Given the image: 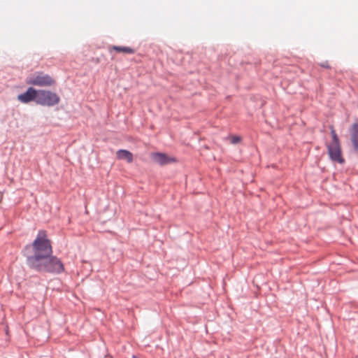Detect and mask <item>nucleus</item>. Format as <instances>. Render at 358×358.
<instances>
[{
	"label": "nucleus",
	"mask_w": 358,
	"mask_h": 358,
	"mask_svg": "<svg viewBox=\"0 0 358 358\" xmlns=\"http://www.w3.org/2000/svg\"><path fill=\"white\" fill-rule=\"evenodd\" d=\"M34 254L27 257V263L30 267L39 261L44 260L47 256L52 253L50 241L48 238L45 231H38L37 236L31 245Z\"/></svg>",
	"instance_id": "nucleus-1"
},
{
	"label": "nucleus",
	"mask_w": 358,
	"mask_h": 358,
	"mask_svg": "<svg viewBox=\"0 0 358 358\" xmlns=\"http://www.w3.org/2000/svg\"><path fill=\"white\" fill-rule=\"evenodd\" d=\"M43 261L33 265L31 268L38 271H45L50 273H61L64 271V268L62 262L56 257L50 255L44 258Z\"/></svg>",
	"instance_id": "nucleus-2"
},
{
	"label": "nucleus",
	"mask_w": 358,
	"mask_h": 358,
	"mask_svg": "<svg viewBox=\"0 0 358 358\" xmlns=\"http://www.w3.org/2000/svg\"><path fill=\"white\" fill-rule=\"evenodd\" d=\"M60 101L59 96L54 92L47 90H38L37 103L42 106H52Z\"/></svg>",
	"instance_id": "nucleus-3"
},
{
	"label": "nucleus",
	"mask_w": 358,
	"mask_h": 358,
	"mask_svg": "<svg viewBox=\"0 0 358 358\" xmlns=\"http://www.w3.org/2000/svg\"><path fill=\"white\" fill-rule=\"evenodd\" d=\"M27 84L40 87H49L55 84V80L49 75L43 73H37L29 77L26 80Z\"/></svg>",
	"instance_id": "nucleus-4"
},
{
	"label": "nucleus",
	"mask_w": 358,
	"mask_h": 358,
	"mask_svg": "<svg viewBox=\"0 0 358 358\" xmlns=\"http://www.w3.org/2000/svg\"><path fill=\"white\" fill-rule=\"evenodd\" d=\"M328 154L330 159L339 164H343L345 159L342 155L340 143H329L327 145Z\"/></svg>",
	"instance_id": "nucleus-5"
},
{
	"label": "nucleus",
	"mask_w": 358,
	"mask_h": 358,
	"mask_svg": "<svg viewBox=\"0 0 358 358\" xmlns=\"http://www.w3.org/2000/svg\"><path fill=\"white\" fill-rule=\"evenodd\" d=\"M38 91L33 87H29L26 92L18 95V100L22 103H28L35 100L37 103Z\"/></svg>",
	"instance_id": "nucleus-6"
},
{
	"label": "nucleus",
	"mask_w": 358,
	"mask_h": 358,
	"mask_svg": "<svg viewBox=\"0 0 358 358\" xmlns=\"http://www.w3.org/2000/svg\"><path fill=\"white\" fill-rule=\"evenodd\" d=\"M151 157L154 162L162 166L170 164L176 161L173 158H171L166 154L161 152H154L151 155Z\"/></svg>",
	"instance_id": "nucleus-7"
},
{
	"label": "nucleus",
	"mask_w": 358,
	"mask_h": 358,
	"mask_svg": "<svg viewBox=\"0 0 358 358\" xmlns=\"http://www.w3.org/2000/svg\"><path fill=\"white\" fill-rule=\"evenodd\" d=\"M350 133L354 150L358 154V123H355L352 125Z\"/></svg>",
	"instance_id": "nucleus-8"
},
{
	"label": "nucleus",
	"mask_w": 358,
	"mask_h": 358,
	"mask_svg": "<svg viewBox=\"0 0 358 358\" xmlns=\"http://www.w3.org/2000/svg\"><path fill=\"white\" fill-rule=\"evenodd\" d=\"M116 155L118 159L126 160L128 163L133 162L132 153L127 150H119L116 152Z\"/></svg>",
	"instance_id": "nucleus-9"
},
{
	"label": "nucleus",
	"mask_w": 358,
	"mask_h": 358,
	"mask_svg": "<svg viewBox=\"0 0 358 358\" xmlns=\"http://www.w3.org/2000/svg\"><path fill=\"white\" fill-rule=\"evenodd\" d=\"M111 49L115 50L119 52H122L124 54H134L135 52V50L130 47H122V46H116L113 45L111 47Z\"/></svg>",
	"instance_id": "nucleus-10"
},
{
	"label": "nucleus",
	"mask_w": 358,
	"mask_h": 358,
	"mask_svg": "<svg viewBox=\"0 0 358 358\" xmlns=\"http://www.w3.org/2000/svg\"><path fill=\"white\" fill-rule=\"evenodd\" d=\"M331 134L332 136V141L331 143H340L338 137L333 127H331Z\"/></svg>",
	"instance_id": "nucleus-11"
},
{
	"label": "nucleus",
	"mask_w": 358,
	"mask_h": 358,
	"mask_svg": "<svg viewBox=\"0 0 358 358\" xmlns=\"http://www.w3.org/2000/svg\"><path fill=\"white\" fill-rule=\"evenodd\" d=\"M241 137L238 136H233L231 137V143L233 144H236L241 142Z\"/></svg>",
	"instance_id": "nucleus-12"
},
{
	"label": "nucleus",
	"mask_w": 358,
	"mask_h": 358,
	"mask_svg": "<svg viewBox=\"0 0 358 358\" xmlns=\"http://www.w3.org/2000/svg\"><path fill=\"white\" fill-rule=\"evenodd\" d=\"M320 66L323 67V68L330 69V66H329V64L327 61H325L324 62L320 63Z\"/></svg>",
	"instance_id": "nucleus-13"
}]
</instances>
